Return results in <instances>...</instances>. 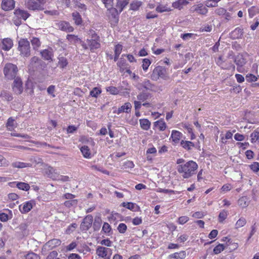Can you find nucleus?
I'll return each mask as SVG.
<instances>
[{
  "label": "nucleus",
  "mask_w": 259,
  "mask_h": 259,
  "mask_svg": "<svg viewBox=\"0 0 259 259\" xmlns=\"http://www.w3.org/2000/svg\"><path fill=\"white\" fill-rule=\"evenodd\" d=\"M198 167V164L195 161L189 160L184 164L178 165L177 170L183 179H188L196 174Z\"/></svg>",
  "instance_id": "nucleus-1"
},
{
  "label": "nucleus",
  "mask_w": 259,
  "mask_h": 259,
  "mask_svg": "<svg viewBox=\"0 0 259 259\" xmlns=\"http://www.w3.org/2000/svg\"><path fill=\"white\" fill-rule=\"evenodd\" d=\"M81 46L84 50L90 49L92 52L100 47V37L94 31L91 32V36L87 38L86 42H81Z\"/></svg>",
  "instance_id": "nucleus-2"
},
{
  "label": "nucleus",
  "mask_w": 259,
  "mask_h": 259,
  "mask_svg": "<svg viewBox=\"0 0 259 259\" xmlns=\"http://www.w3.org/2000/svg\"><path fill=\"white\" fill-rule=\"evenodd\" d=\"M18 50L23 57H28L30 55L29 41L27 39L21 38L18 41Z\"/></svg>",
  "instance_id": "nucleus-3"
},
{
  "label": "nucleus",
  "mask_w": 259,
  "mask_h": 259,
  "mask_svg": "<svg viewBox=\"0 0 259 259\" xmlns=\"http://www.w3.org/2000/svg\"><path fill=\"white\" fill-rule=\"evenodd\" d=\"M14 13L15 16L13 20L16 26H19L22 20L25 21L30 16L27 11L20 9H16Z\"/></svg>",
  "instance_id": "nucleus-4"
},
{
  "label": "nucleus",
  "mask_w": 259,
  "mask_h": 259,
  "mask_svg": "<svg viewBox=\"0 0 259 259\" xmlns=\"http://www.w3.org/2000/svg\"><path fill=\"white\" fill-rule=\"evenodd\" d=\"M45 3L46 0H25V5L30 10L39 11L43 9V6Z\"/></svg>",
  "instance_id": "nucleus-5"
},
{
  "label": "nucleus",
  "mask_w": 259,
  "mask_h": 259,
  "mask_svg": "<svg viewBox=\"0 0 259 259\" xmlns=\"http://www.w3.org/2000/svg\"><path fill=\"white\" fill-rule=\"evenodd\" d=\"M18 71L16 65L12 63H7L4 68V74L8 79H12L16 77Z\"/></svg>",
  "instance_id": "nucleus-6"
},
{
  "label": "nucleus",
  "mask_w": 259,
  "mask_h": 259,
  "mask_svg": "<svg viewBox=\"0 0 259 259\" xmlns=\"http://www.w3.org/2000/svg\"><path fill=\"white\" fill-rule=\"evenodd\" d=\"M159 77L164 79L167 78L166 70L160 66L155 67L151 75V78L154 80H157Z\"/></svg>",
  "instance_id": "nucleus-7"
},
{
  "label": "nucleus",
  "mask_w": 259,
  "mask_h": 259,
  "mask_svg": "<svg viewBox=\"0 0 259 259\" xmlns=\"http://www.w3.org/2000/svg\"><path fill=\"white\" fill-rule=\"evenodd\" d=\"M35 205V201L31 200L20 204L19 206V209L22 213H26L30 211Z\"/></svg>",
  "instance_id": "nucleus-8"
},
{
  "label": "nucleus",
  "mask_w": 259,
  "mask_h": 259,
  "mask_svg": "<svg viewBox=\"0 0 259 259\" xmlns=\"http://www.w3.org/2000/svg\"><path fill=\"white\" fill-rule=\"evenodd\" d=\"M93 218L92 215H87L83 220L80 224V229L82 231L88 230L93 224Z\"/></svg>",
  "instance_id": "nucleus-9"
},
{
  "label": "nucleus",
  "mask_w": 259,
  "mask_h": 259,
  "mask_svg": "<svg viewBox=\"0 0 259 259\" xmlns=\"http://www.w3.org/2000/svg\"><path fill=\"white\" fill-rule=\"evenodd\" d=\"M42 63V61L38 57L34 56L32 57L30 60L28 65L29 70L35 71L37 70Z\"/></svg>",
  "instance_id": "nucleus-10"
},
{
  "label": "nucleus",
  "mask_w": 259,
  "mask_h": 259,
  "mask_svg": "<svg viewBox=\"0 0 259 259\" xmlns=\"http://www.w3.org/2000/svg\"><path fill=\"white\" fill-rule=\"evenodd\" d=\"M111 249L101 246H99L96 249V254L101 258L106 257L108 254H112Z\"/></svg>",
  "instance_id": "nucleus-11"
},
{
  "label": "nucleus",
  "mask_w": 259,
  "mask_h": 259,
  "mask_svg": "<svg viewBox=\"0 0 259 259\" xmlns=\"http://www.w3.org/2000/svg\"><path fill=\"white\" fill-rule=\"evenodd\" d=\"M191 11L192 12H196L200 15H206L208 12V10L202 4L195 5L192 7Z\"/></svg>",
  "instance_id": "nucleus-12"
},
{
  "label": "nucleus",
  "mask_w": 259,
  "mask_h": 259,
  "mask_svg": "<svg viewBox=\"0 0 259 259\" xmlns=\"http://www.w3.org/2000/svg\"><path fill=\"white\" fill-rule=\"evenodd\" d=\"M45 171L48 177L51 179L56 180V179H57L59 172L53 167L47 166L45 169Z\"/></svg>",
  "instance_id": "nucleus-13"
},
{
  "label": "nucleus",
  "mask_w": 259,
  "mask_h": 259,
  "mask_svg": "<svg viewBox=\"0 0 259 259\" xmlns=\"http://www.w3.org/2000/svg\"><path fill=\"white\" fill-rule=\"evenodd\" d=\"M13 90L17 94H20L23 92L22 82L20 78L17 77L15 79Z\"/></svg>",
  "instance_id": "nucleus-14"
},
{
  "label": "nucleus",
  "mask_w": 259,
  "mask_h": 259,
  "mask_svg": "<svg viewBox=\"0 0 259 259\" xmlns=\"http://www.w3.org/2000/svg\"><path fill=\"white\" fill-rule=\"evenodd\" d=\"M15 2L14 0H3L2 3V9L5 11H10L15 7Z\"/></svg>",
  "instance_id": "nucleus-15"
},
{
  "label": "nucleus",
  "mask_w": 259,
  "mask_h": 259,
  "mask_svg": "<svg viewBox=\"0 0 259 259\" xmlns=\"http://www.w3.org/2000/svg\"><path fill=\"white\" fill-rule=\"evenodd\" d=\"M57 25L59 29L66 32H71L74 30L73 27L68 22L65 21H61L58 23Z\"/></svg>",
  "instance_id": "nucleus-16"
},
{
  "label": "nucleus",
  "mask_w": 259,
  "mask_h": 259,
  "mask_svg": "<svg viewBox=\"0 0 259 259\" xmlns=\"http://www.w3.org/2000/svg\"><path fill=\"white\" fill-rule=\"evenodd\" d=\"M13 46V40L10 38H6L3 39L0 47L4 51L10 50Z\"/></svg>",
  "instance_id": "nucleus-17"
},
{
  "label": "nucleus",
  "mask_w": 259,
  "mask_h": 259,
  "mask_svg": "<svg viewBox=\"0 0 259 259\" xmlns=\"http://www.w3.org/2000/svg\"><path fill=\"white\" fill-rule=\"evenodd\" d=\"M40 55L42 58L46 60L52 61L54 57V54L52 49L51 48L45 49L40 52Z\"/></svg>",
  "instance_id": "nucleus-18"
},
{
  "label": "nucleus",
  "mask_w": 259,
  "mask_h": 259,
  "mask_svg": "<svg viewBox=\"0 0 259 259\" xmlns=\"http://www.w3.org/2000/svg\"><path fill=\"white\" fill-rule=\"evenodd\" d=\"M132 104L129 102L125 103L124 105L120 107L117 110L114 111V113L120 114L121 113H128L131 112Z\"/></svg>",
  "instance_id": "nucleus-19"
},
{
  "label": "nucleus",
  "mask_w": 259,
  "mask_h": 259,
  "mask_svg": "<svg viewBox=\"0 0 259 259\" xmlns=\"http://www.w3.org/2000/svg\"><path fill=\"white\" fill-rule=\"evenodd\" d=\"M121 205L134 212L139 211L140 210V206L135 203L124 202L121 204Z\"/></svg>",
  "instance_id": "nucleus-20"
},
{
  "label": "nucleus",
  "mask_w": 259,
  "mask_h": 259,
  "mask_svg": "<svg viewBox=\"0 0 259 259\" xmlns=\"http://www.w3.org/2000/svg\"><path fill=\"white\" fill-rule=\"evenodd\" d=\"M79 149L84 158L91 159L93 156V154L88 146H82Z\"/></svg>",
  "instance_id": "nucleus-21"
},
{
  "label": "nucleus",
  "mask_w": 259,
  "mask_h": 259,
  "mask_svg": "<svg viewBox=\"0 0 259 259\" xmlns=\"http://www.w3.org/2000/svg\"><path fill=\"white\" fill-rule=\"evenodd\" d=\"M60 244L61 241L59 239H53L49 241L47 243H46V244L44 246L43 249H53L54 247L59 246Z\"/></svg>",
  "instance_id": "nucleus-22"
},
{
  "label": "nucleus",
  "mask_w": 259,
  "mask_h": 259,
  "mask_svg": "<svg viewBox=\"0 0 259 259\" xmlns=\"http://www.w3.org/2000/svg\"><path fill=\"white\" fill-rule=\"evenodd\" d=\"M183 134L178 131L172 130L170 136V139L175 144H178L181 139Z\"/></svg>",
  "instance_id": "nucleus-23"
},
{
  "label": "nucleus",
  "mask_w": 259,
  "mask_h": 259,
  "mask_svg": "<svg viewBox=\"0 0 259 259\" xmlns=\"http://www.w3.org/2000/svg\"><path fill=\"white\" fill-rule=\"evenodd\" d=\"M143 2L138 0L132 2L130 5V10L134 11H138L142 6Z\"/></svg>",
  "instance_id": "nucleus-24"
},
{
  "label": "nucleus",
  "mask_w": 259,
  "mask_h": 259,
  "mask_svg": "<svg viewBox=\"0 0 259 259\" xmlns=\"http://www.w3.org/2000/svg\"><path fill=\"white\" fill-rule=\"evenodd\" d=\"M119 89L120 92L128 94L131 90V86L126 81H123L119 87Z\"/></svg>",
  "instance_id": "nucleus-25"
},
{
  "label": "nucleus",
  "mask_w": 259,
  "mask_h": 259,
  "mask_svg": "<svg viewBox=\"0 0 259 259\" xmlns=\"http://www.w3.org/2000/svg\"><path fill=\"white\" fill-rule=\"evenodd\" d=\"M154 125L160 131H164L167 127L166 123L162 119L154 122Z\"/></svg>",
  "instance_id": "nucleus-26"
},
{
  "label": "nucleus",
  "mask_w": 259,
  "mask_h": 259,
  "mask_svg": "<svg viewBox=\"0 0 259 259\" xmlns=\"http://www.w3.org/2000/svg\"><path fill=\"white\" fill-rule=\"evenodd\" d=\"M7 210L9 212L8 214L4 212L0 213V221L2 222H6L13 218V213L12 210L10 209H7Z\"/></svg>",
  "instance_id": "nucleus-27"
},
{
  "label": "nucleus",
  "mask_w": 259,
  "mask_h": 259,
  "mask_svg": "<svg viewBox=\"0 0 259 259\" xmlns=\"http://www.w3.org/2000/svg\"><path fill=\"white\" fill-rule=\"evenodd\" d=\"M128 4V2L127 1L117 0L116 4V7L119 11V13H121L127 6Z\"/></svg>",
  "instance_id": "nucleus-28"
},
{
  "label": "nucleus",
  "mask_w": 259,
  "mask_h": 259,
  "mask_svg": "<svg viewBox=\"0 0 259 259\" xmlns=\"http://www.w3.org/2000/svg\"><path fill=\"white\" fill-rule=\"evenodd\" d=\"M188 4V2L186 0H178L172 4V6L175 9H178L181 10L182 9L183 6Z\"/></svg>",
  "instance_id": "nucleus-29"
},
{
  "label": "nucleus",
  "mask_w": 259,
  "mask_h": 259,
  "mask_svg": "<svg viewBox=\"0 0 259 259\" xmlns=\"http://www.w3.org/2000/svg\"><path fill=\"white\" fill-rule=\"evenodd\" d=\"M181 146L185 150H190L194 146L193 142L188 141L182 140L180 142Z\"/></svg>",
  "instance_id": "nucleus-30"
},
{
  "label": "nucleus",
  "mask_w": 259,
  "mask_h": 259,
  "mask_svg": "<svg viewBox=\"0 0 259 259\" xmlns=\"http://www.w3.org/2000/svg\"><path fill=\"white\" fill-rule=\"evenodd\" d=\"M66 39L68 41L73 44H75L79 41H80L81 43L82 42L81 41L80 39L78 37V36L73 34H68L66 36Z\"/></svg>",
  "instance_id": "nucleus-31"
},
{
  "label": "nucleus",
  "mask_w": 259,
  "mask_h": 259,
  "mask_svg": "<svg viewBox=\"0 0 259 259\" xmlns=\"http://www.w3.org/2000/svg\"><path fill=\"white\" fill-rule=\"evenodd\" d=\"M186 256V252L185 251H181L169 255L170 257L176 259H184Z\"/></svg>",
  "instance_id": "nucleus-32"
},
{
  "label": "nucleus",
  "mask_w": 259,
  "mask_h": 259,
  "mask_svg": "<svg viewBox=\"0 0 259 259\" xmlns=\"http://www.w3.org/2000/svg\"><path fill=\"white\" fill-rule=\"evenodd\" d=\"M30 41L34 50H37L41 45V42L37 37H32V38L30 39Z\"/></svg>",
  "instance_id": "nucleus-33"
},
{
  "label": "nucleus",
  "mask_w": 259,
  "mask_h": 259,
  "mask_svg": "<svg viewBox=\"0 0 259 259\" xmlns=\"http://www.w3.org/2000/svg\"><path fill=\"white\" fill-rule=\"evenodd\" d=\"M12 166L16 168H25L31 166V164L20 161H16L12 163Z\"/></svg>",
  "instance_id": "nucleus-34"
},
{
  "label": "nucleus",
  "mask_w": 259,
  "mask_h": 259,
  "mask_svg": "<svg viewBox=\"0 0 259 259\" xmlns=\"http://www.w3.org/2000/svg\"><path fill=\"white\" fill-rule=\"evenodd\" d=\"M102 230L107 235H110L112 234L111 227L108 223L105 222L103 224Z\"/></svg>",
  "instance_id": "nucleus-35"
},
{
  "label": "nucleus",
  "mask_w": 259,
  "mask_h": 259,
  "mask_svg": "<svg viewBox=\"0 0 259 259\" xmlns=\"http://www.w3.org/2000/svg\"><path fill=\"white\" fill-rule=\"evenodd\" d=\"M251 142L255 143L256 141L259 142V128H256L250 135Z\"/></svg>",
  "instance_id": "nucleus-36"
},
{
  "label": "nucleus",
  "mask_w": 259,
  "mask_h": 259,
  "mask_svg": "<svg viewBox=\"0 0 259 259\" xmlns=\"http://www.w3.org/2000/svg\"><path fill=\"white\" fill-rule=\"evenodd\" d=\"M141 127L144 130H148L150 126V122L147 119L140 120Z\"/></svg>",
  "instance_id": "nucleus-37"
},
{
  "label": "nucleus",
  "mask_w": 259,
  "mask_h": 259,
  "mask_svg": "<svg viewBox=\"0 0 259 259\" xmlns=\"http://www.w3.org/2000/svg\"><path fill=\"white\" fill-rule=\"evenodd\" d=\"M117 66L119 68L121 72H124L126 67V62L123 58H120L117 63Z\"/></svg>",
  "instance_id": "nucleus-38"
},
{
  "label": "nucleus",
  "mask_w": 259,
  "mask_h": 259,
  "mask_svg": "<svg viewBox=\"0 0 259 259\" xmlns=\"http://www.w3.org/2000/svg\"><path fill=\"white\" fill-rule=\"evenodd\" d=\"M243 34V30L239 28H236L232 32V36L234 38H240Z\"/></svg>",
  "instance_id": "nucleus-39"
},
{
  "label": "nucleus",
  "mask_w": 259,
  "mask_h": 259,
  "mask_svg": "<svg viewBox=\"0 0 259 259\" xmlns=\"http://www.w3.org/2000/svg\"><path fill=\"white\" fill-rule=\"evenodd\" d=\"M17 187L21 190L27 191L30 189V186L28 184L24 182H19L17 184Z\"/></svg>",
  "instance_id": "nucleus-40"
},
{
  "label": "nucleus",
  "mask_w": 259,
  "mask_h": 259,
  "mask_svg": "<svg viewBox=\"0 0 259 259\" xmlns=\"http://www.w3.org/2000/svg\"><path fill=\"white\" fill-rule=\"evenodd\" d=\"M102 93V90L100 88L95 87L90 92V95L92 97L97 98Z\"/></svg>",
  "instance_id": "nucleus-41"
},
{
  "label": "nucleus",
  "mask_w": 259,
  "mask_h": 259,
  "mask_svg": "<svg viewBox=\"0 0 259 259\" xmlns=\"http://www.w3.org/2000/svg\"><path fill=\"white\" fill-rule=\"evenodd\" d=\"M72 17H73V19L76 25H78L81 24V23L82 22V19H81V17L80 14L78 12H73L72 13Z\"/></svg>",
  "instance_id": "nucleus-42"
},
{
  "label": "nucleus",
  "mask_w": 259,
  "mask_h": 259,
  "mask_svg": "<svg viewBox=\"0 0 259 259\" xmlns=\"http://www.w3.org/2000/svg\"><path fill=\"white\" fill-rule=\"evenodd\" d=\"M228 216V211L223 209L221 210L219 214L218 221L220 223H223Z\"/></svg>",
  "instance_id": "nucleus-43"
},
{
  "label": "nucleus",
  "mask_w": 259,
  "mask_h": 259,
  "mask_svg": "<svg viewBox=\"0 0 259 259\" xmlns=\"http://www.w3.org/2000/svg\"><path fill=\"white\" fill-rule=\"evenodd\" d=\"M107 10L109 11V13L112 15V16L115 18L116 16H118L119 13V11L117 9V8H113V6H111V8H106Z\"/></svg>",
  "instance_id": "nucleus-44"
},
{
  "label": "nucleus",
  "mask_w": 259,
  "mask_h": 259,
  "mask_svg": "<svg viewBox=\"0 0 259 259\" xmlns=\"http://www.w3.org/2000/svg\"><path fill=\"white\" fill-rule=\"evenodd\" d=\"M249 16L252 18L256 14H259V9L257 7L253 6L250 8L248 10Z\"/></svg>",
  "instance_id": "nucleus-45"
},
{
  "label": "nucleus",
  "mask_w": 259,
  "mask_h": 259,
  "mask_svg": "<svg viewBox=\"0 0 259 259\" xmlns=\"http://www.w3.org/2000/svg\"><path fill=\"white\" fill-rule=\"evenodd\" d=\"M150 97V94L147 93L142 92L137 96V99L140 102H144Z\"/></svg>",
  "instance_id": "nucleus-46"
},
{
  "label": "nucleus",
  "mask_w": 259,
  "mask_h": 259,
  "mask_svg": "<svg viewBox=\"0 0 259 259\" xmlns=\"http://www.w3.org/2000/svg\"><path fill=\"white\" fill-rule=\"evenodd\" d=\"M246 224V220L243 217H241L235 224V228L238 229L241 228L245 225Z\"/></svg>",
  "instance_id": "nucleus-47"
},
{
  "label": "nucleus",
  "mask_w": 259,
  "mask_h": 259,
  "mask_svg": "<svg viewBox=\"0 0 259 259\" xmlns=\"http://www.w3.org/2000/svg\"><path fill=\"white\" fill-rule=\"evenodd\" d=\"M7 127L9 131H12L15 127V120L12 117H10L7 121L6 124Z\"/></svg>",
  "instance_id": "nucleus-48"
},
{
  "label": "nucleus",
  "mask_w": 259,
  "mask_h": 259,
  "mask_svg": "<svg viewBox=\"0 0 259 259\" xmlns=\"http://www.w3.org/2000/svg\"><path fill=\"white\" fill-rule=\"evenodd\" d=\"M156 10L158 13H162L165 12H169L171 11L170 8L167 7L166 5H159L156 8Z\"/></svg>",
  "instance_id": "nucleus-49"
},
{
  "label": "nucleus",
  "mask_w": 259,
  "mask_h": 259,
  "mask_svg": "<svg viewBox=\"0 0 259 259\" xmlns=\"http://www.w3.org/2000/svg\"><path fill=\"white\" fill-rule=\"evenodd\" d=\"M68 65V61L66 58L61 57L59 58V61H58V66L63 68L67 66Z\"/></svg>",
  "instance_id": "nucleus-50"
},
{
  "label": "nucleus",
  "mask_w": 259,
  "mask_h": 259,
  "mask_svg": "<svg viewBox=\"0 0 259 259\" xmlns=\"http://www.w3.org/2000/svg\"><path fill=\"white\" fill-rule=\"evenodd\" d=\"M102 223V219L100 217H96L93 223L95 230H99Z\"/></svg>",
  "instance_id": "nucleus-51"
},
{
  "label": "nucleus",
  "mask_w": 259,
  "mask_h": 259,
  "mask_svg": "<svg viewBox=\"0 0 259 259\" xmlns=\"http://www.w3.org/2000/svg\"><path fill=\"white\" fill-rule=\"evenodd\" d=\"M107 92H109L112 95H117L120 92L119 89L113 86L107 87L106 89Z\"/></svg>",
  "instance_id": "nucleus-52"
},
{
  "label": "nucleus",
  "mask_w": 259,
  "mask_h": 259,
  "mask_svg": "<svg viewBox=\"0 0 259 259\" xmlns=\"http://www.w3.org/2000/svg\"><path fill=\"white\" fill-rule=\"evenodd\" d=\"M156 192H159V193H166V194H167V193L179 194L180 193V192H178V191H175L172 190L162 189V188H160L157 189Z\"/></svg>",
  "instance_id": "nucleus-53"
},
{
  "label": "nucleus",
  "mask_w": 259,
  "mask_h": 259,
  "mask_svg": "<svg viewBox=\"0 0 259 259\" xmlns=\"http://www.w3.org/2000/svg\"><path fill=\"white\" fill-rule=\"evenodd\" d=\"M77 200H67L64 202V204L67 207H71L72 206H75L77 205Z\"/></svg>",
  "instance_id": "nucleus-54"
},
{
  "label": "nucleus",
  "mask_w": 259,
  "mask_h": 259,
  "mask_svg": "<svg viewBox=\"0 0 259 259\" xmlns=\"http://www.w3.org/2000/svg\"><path fill=\"white\" fill-rule=\"evenodd\" d=\"M142 68L144 71H146L151 63V61L147 58L143 59Z\"/></svg>",
  "instance_id": "nucleus-55"
},
{
  "label": "nucleus",
  "mask_w": 259,
  "mask_h": 259,
  "mask_svg": "<svg viewBox=\"0 0 259 259\" xmlns=\"http://www.w3.org/2000/svg\"><path fill=\"white\" fill-rule=\"evenodd\" d=\"M117 229L120 233L124 234L127 230V226L124 223H120L118 225Z\"/></svg>",
  "instance_id": "nucleus-56"
},
{
  "label": "nucleus",
  "mask_w": 259,
  "mask_h": 259,
  "mask_svg": "<svg viewBox=\"0 0 259 259\" xmlns=\"http://www.w3.org/2000/svg\"><path fill=\"white\" fill-rule=\"evenodd\" d=\"M233 136V134L230 131H228L226 134L225 137H222L221 138L222 142L224 144H226L227 141L226 140H229L232 139Z\"/></svg>",
  "instance_id": "nucleus-57"
},
{
  "label": "nucleus",
  "mask_w": 259,
  "mask_h": 259,
  "mask_svg": "<svg viewBox=\"0 0 259 259\" xmlns=\"http://www.w3.org/2000/svg\"><path fill=\"white\" fill-rule=\"evenodd\" d=\"M239 205L242 208L246 207L248 206L247 202V198L245 197H242L238 200Z\"/></svg>",
  "instance_id": "nucleus-58"
},
{
  "label": "nucleus",
  "mask_w": 259,
  "mask_h": 259,
  "mask_svg": "<svg viewBox=\"0 0 259 259\" xmlns=\"http://www.w3.org/2000/svg\"><path fill=\"white\" fill-rule=\"evenodd\" d=\"M225 249V246L222 244H219L217 246H216L213 249V252L215 254H219L224 250Z\"/></svg>",
  "instance_id": "nucleus-59"
},
{
  "label": "nucleus",
  "mask_w": 259,
  "mask_h": 259,
  "mask_svg": "<svg viewBox=\"0 0 259 259\" xmlns=\"http://www.w3.org/2000/svg\"><path fill=\"white\" fill-rule=\"evenodd\" d=\"M40 256L38 254H37L34 252H31L27 253L25 255V259H40Z\"/></svg>",
  "instance_id": "nucleus-60"
},
{
  "label": "nucleus",
  "mask_w": 259,
  "mask_h": 259,
  "mask_svg": "<svg viewBox=\"0 0 259 259\" xmlns=\"http://www.w3.org/2000/svg\"><path fill=\"white\" fill-rule=\"evenodd\" d=\"M246 79L248 82H251L257 80V77L252 74H248L246 75Z\"/></svg>",
  "instance_id": "nucleus-61"
},
{
  "label": "nucleus",
  "mask_w": 259,
  "mask_h": 259,
  "mask_svg": "<svg viewBox=\"0 0 259 259\" xmlns=\"http://www.w3.org/2000/svg\"><path fill=\"white\" fill-rule=\"evenodd\" d=\"M196 35V34L193 33H188L182 34L181 38L184 40H187L190 38H195Z\"/></svg>",
  "instance_id": "nucleus-62"
},
{
  "label": "nucleus",
  "mask_w": 259,
  "mask_h": 259,
  "mask_svg": "<svg viewBox=\"0 0 259 259\" xmlns=\"http://www.w3.org/2000/svg\"><path fill=\"white\" fill-rule=\"evenodd\" d=\"M75 7L76 8L79 9L81 11H84L87 9L86 6L83 4L80 3L79 2L77 1V0H76L75 2Z\"/></svg>",
  "instance_id": "nucleus-63"
},
{
  "label": "nucleus",
  "mask_w": 259,
  "mask_h": 259,
  "mask_svg": "<svg viewBox=\"0 0 259 259\" xmlns=\"http://www.w3.org/2000/svg\"><path fill=\"white\" fill-rule=\"evenodd\" d=\"M189 220L187 216H182L179 218L178 223L180 225H184Z\"/></svg>",
  "instance_id": "nucleus-64"
}]
</instances>
